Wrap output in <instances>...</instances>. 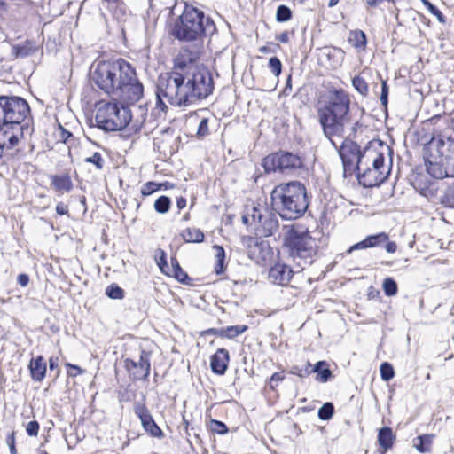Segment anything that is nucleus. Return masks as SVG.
<instances>
[{"label": "nucleus", "instance_id": "13", "mask_svg": "<svg viewBox=\"0 0 454 454\" xmlns=\"http://www.w3.org/2000/svg\"><path fill=\"white\" fill-rule=\"evenodd\" d=\"M23 125L0 122V158L4 149H12L16 146L23 137Z\"/></svg>", "mask_w": 454, "mask_h": 454}, {"label": "nucleus", "instance_id": "17", "mask_svg": "<svg viewBox=\"0 0 454 454\" xmlns=\"http://www.w3.org/2000/svg\"><path fill=\"white\" fill-rule=\"evenodd\" d=\"M230 361V356L228 350L225 348H219L211 356L210 367L214 373L223 375L225 373L228 364Z\"/></svg>", "mask_w": 454, "mask_h": 454}, {"label": "nucleus", "instance_id": "40", "mask_svg": "<svg viewBox=\"0 0 454 454\" xmlns=\"http://www.w3.org/2000/svg\"><path fill=\"white\" fill-rule=\"evenodd\" d=\"M333 414V406L331 403H325L318 411V417L326 420L329 419Z\"/></svg>", "mask_w": 454, "mask_h": 454}, {"label": "nucleus", "instance_id": "46", "mask_svg": "<svg viewBox=\"0 0 454 454\" xmlns=\"http://www.w3.org/2000/svg\"><path fill=\"white\" fill-rule=\"evenodd\" d=\"M26 431L30 436H36L39 431V424L35 420L29 421L27 425Z\"/></svg>", "mask_w": 454, "mask_h": 454}, {"label": "nucleus", "instance_id": "38", "mask_svg": "<svg viewBox=\"0 0 454 454\" xmlns=\"http://www.w3.org/2000/svg\"><path fill=\"white\" fill-rule=\"evenodd\" d=\"M311 366L312 365L309 362H307L304 369L300 368L299 366H293L290 370V373L303 378L312 373Z\"/></svg>", "mask_w": 454, "mask_h": 454}, {"label": "nucleus", "instance_id": "12", "mask_svg": "<svg viewBox=\"0 0 454 454\" xmlns=\"http://www.w3.org/2000/svg\"><path fill=\"white\" fill-rule=\"evenodd\" d=\"M302 166L303 161L300 156L283 151L270 154L262 160V167L268 173L291 171Z\"/></svg>", "mask_w": 454, "mask_h": 454}, {"label": "nucleus", "instance_id": "3", "mask_svg": "<svg viewBox=\"0 0 454 454\" xmlns=\"http://www.w3.org/2000/svg\"><path fill=\"white\" fill-rule=\"evenodd\" d=\"M91 79L101 90L129 104L137 102L144 93L135 69L122 59L98 62Z\"/></svg>", "mask_w": 454, "mask_h": 454}, {"label": "nucleus", "instance_id": "6", "mask_svg": "<svg viewBox=\"0 0 454 454\" xmlns=\"http://www.w3.org/2000/svg\"><path fill=\"white\" fill-rule=\"evenodd\" d=\"M383 145L375 146L372 143L364 148V161L356 168L359 183L365 187H373L383 183L389 175L390 168L385 165Z\"/></svg>", "mask_w": 454, "mask_h": 454}, {"label": "nucleus", "instance_id": "22", "mask_svg": "<svg viewBox=\"0 0 454 454\" xmlns=\"http://www.w3.org/2000/svg\"><path fill=\"white\" fill-rule=\"evenodd\" d=\"M51 184L56 191L68 192L73 188V183L69 176H52Z\"/></svg>", "mask_w": 454, "mask_h": 454}, {"label": "nucleus", "instance_id": "59", "mask_svg": "<svg viewBox=\"0 0 454 454\" xmlns=\"http://www.w3.org/2000/svg\"><path fill=\"white\" fill-rule=\"evenodd\" d=\"M339 0H329L328 6L333 7L338 4Z\"/></svg>", "mask_w": 454, "mask_h": 454}, {"label": "nucleus", "instance_id": "11", "mask_svg": "<svg viewBox=\"0 0 454 454\" xmlns=\"http://www.w3.org/2000/svg\"><path fill=\"white\" fill-rule=\"evenodd\" d=\"M29 113V106L22 98L0 96V121L23 125Z\"/></svg>", "mask_w": 454, "mask_h": 454}, {"label": "nucleus", "instance_id": "23", "mask_svg": "<svg viewBox=\"0 0 454 454\" xmlns=\"http://www.w3.org/2000/svg\"><path fill=\"white\" fill-rule=\"evenodd\" d=\"M181 236L185 242L200 243L204 240V233L198 228H187Z\"/></svg>", "mask_w": 454, "mask_h": 454}, {"label": "nucleus", "instance_id": "16", "mask_svg": "<svg viewBox=\"0 0 454 454\" xmlns=\"http://www.w3.org/2000/svg\"><path fill=\"white\" fill-rule=\"evenodd\" d=\"M294 270L290 266L282 263H275L270 270L268 278L269 280L278 286H287L293 277Z\"/></svg>", "mask_w": 454, "mask_h": 454}, {"label": "nucleus", "instance_id": "54", "mask_svg": "<svg viewBox=\"0 0 454 454\" xmlns=\"http://www.w3.org/2000/svg\"><path fill=\"white\" fill-rule=\"evenodd\" d=\"M222 331H223V328H220V329L211 328V329L207 330V333L220 336V337H223V334L221 333Z\"/></svg>", "mask_w": 454, "mask_h": 454}, {"label": "nucleus", "instance_id": "56", "mask_svg": "<svg viewBox=\"0 0 454 454\" xmlns=\"http://www.w3.org/2000/svg\"><path fill=\"white\" fill-rule=\"evenodd\" d=\"M6 442H7V444L9 445V447L14 445V442H15L14 433H12L11 434H9L7 436Z\"/></svg>", "mask_w": 454, "mask_h": 454}, {"label": "nucleus", "instance_id": "24", "mask_svg": "<svg viewBox=\"0 0 454 454\" xmlns=\"http://www.w3.org/2000/svg\"><path fill=\"white\" fill-rule=\"evenodd\" d=\"M348 42L358 51L364 50L366 45L365 34L361 30L351 31L348 35Z\"/></svg>", "mask_w": 454, "mask_h": 454}, {"label": "nucleus", "instance_id": "44", "mask_svg": "<svg viewBox=\"0 0 454 454\" xmlns=\"http://www.w3.org/2000/svg\"><path fill=\"white\" fill-rule=\"evenodd\" d=\"M58 137L59 139L65 143V144H68L71 142V140L73 139V134L68 131V130H66L60 124L59 125V129H58Z\"/></svg>", "mask_w": 454, "mask_h": 454}, {"label": "nucleus", "instance_id": "58", "mask_svg": "<svg viewBox=\"0 0 454 454\" xmlns=\"http://www.w3.org/2000/svg\"><path fill=\"white\" fill-rule=\"evenodd\" d=\"M49 367L51 370H53L57 367L56 360L52 357L50 358V360H49Z\"/></svg>", "mask_w": 454, "mask_h": 454}, {"label": "nucleus", "instance_id": "30", "mask_svg": "<svg viewBox=\"0 0 454 454\" xmlns=\"http://www.w3.org/2000/svg\"><path fill=\"white\" fill-rule=\"evenodd\" d=\"M171 200L167 196H160L154 202V209L160 214H165L168 211Z\"/></svg>", "mask_w": 454, "mask_h": 454}, {"label": "nucleus", "instance_id": "42", "mask_svg": "<svg viewBox=\"0 0 454 454\" xmlns=\"http://www.w3.org/2000/svg\"><path fill=\"white\" fill-rule=\"evenodd\" d=\"M269 68L274 75L278 76L281 74L282 64L277 57H271L269 59Z\"/></svg>", "mask_w": 454, "mask_h": 454}, {"label": "nucleus", "instance_id": "64", "mask_svg": "<svg viewBox=\"0 0 454 454\" xmlns=\"http://www.w3.org/2000/svg\"><path fill=\"white\" fill-rule=\"evenodd\" d=\"M40 454H48V453H46V452H41Z\"/></svg>", "mask_w": 454, "mask_h": 454}, {"label": "nucleus", "instance_id": "27", "mask_svg": "<svg viewBox=\"0 0 454 454\" xmlns=\"http://www.w3.org/2000/svg\"><path fill=\"white\" fill-rule=\"evenodd\" d=\"M14 51L17 57L25 58L34 54L36 51V47L32 43L27 42L15 46Z\"/></svg>", "mask_w": 454, "mask_h": 454}, {"label": "nucleus", "instance_id": "36", "mask_svg": "<svg viewBox=\"0 0 454 454\" xmlns=\"http://www.w3.org/2000/svg\"><path fill=\"white\" fill-rule=\"evenodd\" d=\"M352 84L360 94L365 95L368 92V85L364 78L360 76L354 77Z\"/></svg>", "mask_w": 454, "mask_h": 454}, {"label": "nucleus", "instance_id": "53", "mask_svg": "<svg viewBox=\"0 0 454 454\" xmlns=\"http://www.w3.org/2000/svg\"><path fill=\"white\" fill-rule=\"evenodd\" d=\"M278 39L279 40V42L283 43H286L288 42L289 40V36H288V34L287 32H283L281 33L278 36Z\"/></svg>", "mask_w": 454, "mask_h": 454}, {"label": "nucleus", "instance_id": "63", "mask_svg": "<svg viewBox=\"0 0 454 454\" xmlns=\"http://www.w3.org/2000/svg\"><path fill=\"white\" fill-rule=\"evenodd\" d=\"M368 162H369V167L373 168V161H368Z\"/></svg>", "mask_w": 454, "mask_h": 454}, {"label": "nucleus", "instance_id": "48", "mask_svg": "<svg viewBox=\"0 0 454 454\" xmlns=\"http://www.w3.org/2000/svg\"><path fill=\"white\" fill-rule=\"evenodd\" d=\"M284 375L282 372H275L272 374V376L270 377V386L271 388H274L275 386L282 381L284 380Z\"/></svg>", "mask_w": 454, "mask_h": 454}, {"label": "nucleus", "instance_id": "19", "mask_svg": "<svg viewBox=\"0 0 454 454\" xmlns=\"http://www.w3.org/2000/svg\"><path fill=\"white\" fill-rule=\"evenodd\" d=\"M395 434L392 429L388 427H382L378 433V442L380 444L381 454H385L389 450L394 442Z\"/></svg>", "mask_w": 454, "mask_h": 454}, {"label": "nucleus", "instance_id": "2", "mask_svg": "<svg viewBox=\"0 0 454 454\" xmlns=\"http://www.w3.org/2000/svg\"><path fill=\"white\" fill-rule=\"evenodd\" d=\"M214 82L211 73L205 67H195L185 74L177 72L160 74L156 91V108L165 112L167 105L187 107L196 105L212 94Z\"/></svg>", "mask_w": 454, "mask_h": 454}, {"label": "nucleus", "instance_id": "32", "mask_svg": "<svg viewBox=\"0 0 454 454\" xmlns=\"http://www.w3.org/2000/svg\"><path fill=\"white\" fill-rule=\"evenodd\" d=\"M380 371L381 379L385 381L390 380L395 376L394 368L387 362H385L380 365Z\"/></svg>", "mask_w": 454, "mask_h": 454}, {"label": "nucleus", "instance_id": "35", "mask_svg": "<svg viewBox=\"0 0 454 454\" xmlns=\"http://www.w3.org/2000/svg\"><path fill=\"white\" fill-rule=\"evenodd\" d=\"M442 203L447 207H454V184L446 189L442 198Z\"/></svg>", "mask_w": 454, "mask_h": 454}, {"label": "nucleus", "instance_id": "9", "mask_svg": "<svg viewBox=\"0 0 454 454\" xmlns=\"http://www.w3.org/2000/svg\"><path fill=\"white\" fill-rule=\"evenodd\" d=\"M131 121L130 110L119 106L116 102L99 103L98 105L95 121L97 126L106 131L121 130Z\"/></svg>", "mask_w": 454, "mask_h": 454}, {"label": "nucleus", "instance_id": "21", "mask_svg": "<svg viewBox=\"0 0 454 454\" xmlns=\"http://www.w3.org/2000/svg\"><path fill=\"white\" fill-rule=\"evenodd\" d=\"M311 371L312 373H317L316 380L321 383L327 382L332 377V372L325 361L317 362L313 367L311 366Z\"/></svg>", "mask_w": 454, "mask_h": 454}, {"label": "nucleus", "instance_id": "51", "mask_svg": "<svg viewBox=\"0 0 454 454\" xmlns=\"http://www.w3.org/2000/svg\"><path fill=\"white\" fill-rule=\"evenodd\" d=\"M56 212L59 215H65L68 213V207L66 204L59 202L57 204Z\"/></svg>", "mask_w": 454, "mask_h": 454}, {"label": "nucleus", "instance_id": "39", "mask_svg": "<svg viewBox=\"0 0 454 454\" xmlns=\"http://www.w3.org/2000/svg\"><path fill=\"white\" fill-rule=\"evenodd\" d=\"M423 4L425 6H427V10L430 12L431 14L434 15L438 21L441 23H445V17L443 14L439 11V9L434 6L433 4H431L428 0H423Z\"/></svg>", "mask_w": 454, "mask_h": 454}, {"label": "nucleus", "instance_id": "8", "mask_svg": "<svg viewBox=\"0 0 454 454\" xmlns=\"http://www.w3.org/2000/svg\"><path fill=\"white\" fill-rule=\"evenodd\" d=\"M273 208L265 204L247 205L242 215V223L252 228L256 235L270 237L274 235L279 228L278 219Z\"/></svg>", "mask_w": 454, "mask_h": 454}, {"label": "nucleus", "instance_id": "49", "mask_svg": "<svg viewBox=\"0 0 454 454\" xmlns=\"http://www.w3.org/2000/svg\"><path fill=\"white\" fill-rule=\"evenodd\" d=\"M387 94H388V88L386 82H382V90H381V95H380V101L382 105H387Z\"/></svg>", "mask_w": 454, "mask_h": 454}, {"label": "nucleus", "instance_id": "10", "mask_svg": "<svg viewBox=\"0 0 454 454\" xmlns=\"http://www.w3.org/2000/svg\"><path fill=\"white\" fill-rule=\"evenodd\" d=\"M446 138L434 137L428 144L429 156L427 160V169L430 176L437 179H442L450 176L449 169L450 162V153H441L440 144L445 143Z\"/></svg>", "mask_w": 454, "mask_h": 454}, {"label": "nucleus", "instance_id": "45", "mask_svg": "<svg viewBox=\"0 0 454 454\" xmlns=\"http://www.w3.org/2000/svg\"><path fill=\"white\" fill-rule=\"evenodd\" d=\"M209 134L208 128V120L207 118H203L200 123L197 129V136L200 137H204Z\"/></svg>", "mask_w": 454, "mask_h": 454}, {"label": "nucleus", "instance_id": "57", "mask_svg": "<svg viewBox=\"0 0 454 454\" xmlns=\"http://www.w3.org/2000/svg\"><path fill=\"white\" fill-rule=\"evenodd\" d=\"M67 366H69L70 368H72V369H74V371L77 372L73 376H76L77 374H82L83 372V371L79 366H77V365H73V364H68Z\"/></svg>", "mask_w": 454, "mask_h": 454}, {"label": "nucleus", "instance_id": "41", "mask_svg": "<svg viewBox=\"0 0 454 454\" xmlns=\"http://www.w3.org/2000/svg\"><path fill=\"white\" fill-rule=\"evenodd\" d=\"M106 294L112 299H121L124 291L118 286L111 285L106 288Z\"/></svg>", "mask_w": 454, "mask_h": 454}, {"label": "nucleus", "instance_id": "61", "mask_svg": "<svg viewBox=\"0 0 454 454\" xmlns=\"http://www.w3.org/2000/svg\"><path fill=\"white\" fill-rule=\"evenodd\" d=\"M9 448H10L11 454H17V451H16V449H15V445L11 446Z\"/></svg>", "mask_w": 454, "mask_h": 454}, {"label": "nucleus", "instance_id": "34", "mask_svg": "<svg viewBox=\"0 0 454 454\" xmlns=\"http://www.w3.org/2000/svg\"><path fill=\"white\" fill-rule=\"evenodd\" d=\"M383 290L387 296H394L397 293V285L395 281L387 278L383 282Z\"/></svg>", "mask_w": 454, "mask_h": 454}, {"label": "nucleus", "instance_id": "33", "mask_svg": "<svg viewBox=\"0 0 454 454\" xmlns=\"http://www.w3.org/2000/svg\"><path fill=\"white\" fill-rule=\"evenodd\" d=\"M292 17V12L291 10L286 6V5H280L277 9L276 13V20L278 22H285L291 19Z\"/></svg>", "mask_w": 454, "mask_h": 454}, {"label": "nucleus", "instance_id": "20", "mask_svg": "<svg viewBox=\"0 0 454 454\" xmlns=\"http://www.w3.org/2000/svg\"><path fill=\"white\" fill-rule=\"evenodd\" d=\"M31 377L35 381H42L46 372V363L43 356L32 359L29 364Z\"/></svg>", "mask_w": 454, "mask_h": 454}, {"label": "nucleus", "instance_id": "1", "mask_svg": "<svg viewBox=\"0 0 454 454\" xmlns=\"http://www.w3.org/2000/svg\"><path fill=\"white\" fill-rule=\"evenodd\" d=\"M348 94L343 90L329 91L325 105L318 110L319 122L325 136L338 149L342 160L344 170L356 169L364 160V150L361 151L354 141L345 138L349 121Z\"/></svg>", "mask_w": 454, "mask_h": 454}, {"label": "nucleus", "instance_id": "43", "mask_svg": "<svg viewBox=\"0 0 454 454\" xmlns=\"http://www.w3.org/2000/svg\"><path fill=\"white\" fill-rule=\"evenodd\" d=\"M210 427L213 432L219 434H224L228 432L226 425L215 419L211 420Z\"/></svg>", "mask_w": 454, "mask_h": 454}, {"label": "nucleus", "instance_id": "28", "mask_svg": "<svg viewBox=\"0 0 454 454\" xmlns=\"http://www.w3.org/2000/svg\"><path fill=\"white\" fill-rule=\"evenodd\" d=\"M213 249L215 250L216 259L215 272L221 274L224 269L225 252L223 247L218 245H215Z\"/></svg>", "mask_w": 454, "mask_h": 454}, {"label": "nucleus", "instance_id": "4", "mask_svg": "<svg viewBox=\"0 0 454 454\" xmlns=\"http://www.w3.org/2000/svg\"><path fill=\"white\" fill-rule=\"evenodd\" d=\"M270 200L273 210L286 220L301 217L309 207L306 188L297 181L277 185L270 193Z\"/></svg>", "mask_w": 454, "mask_h": 454}, {"label": "nucleus", "instance_id": "18", "mask_svg": "<svg viewBox=\"0 0 454 454\" xmlns=\"http://www.w3.org/2000/svg\"><path fill=\"white\" fill-rule=\"evenodd\" d=\"M388 240V235L386 232H380L375 235L366 237L364 240L351 246L347 254H351L355 250L366 249L375 247Z\"/></svg>", "mask_w": 454, "mask_h": 454}, {"label": "nucleus", "instance_id": "14", "mask_svg": "<svg viewBox=\"0 0 454 454\" xmlns=\"http://www.w3.org/2000/svg\"><path fill=\"white\" fill-rule=\"evenodd\" d=\"M135 414L139 418L144 430L152 437L161 439L164 437L162 430L155 423L152 414L144 403H137L134 405Z\"/></svg>", "mask_w": 454, "mask_h": 454}, {"label": "nucleus", "instance_id": "62", "mask_svg": "<svg viewBox=\"0 0 454 454\" xmlns=\"http://www.w3.org/2000/svg\"><path fill=\"white\" fill-rule=\"evenodd\" d=\"M260 51H261V52H263V53H266V52H268V50H267V48H266L265 46H263V47H262V48L260 49Z\"/></svg>", "mask_w": 454, "mask_h": 454}, {"label": "nucleus", "instance_id": "25", "mask_svg": "<svg viewBox=\"0 0 454 454\" xmlns=\"http://www.w3.org/2000/svg\"><path fill=\"white\" fill-rule=\"evenodd\" d=\"M434 434H424L416 438L418 443H414V447L420 453H427L430 451V446L434 440Z\"/></svg>", "mask_w": 454, "mask_h": 454}, {"label": "nucleus", "instance_id": "50", "mask_svg": "<svg viewBox=\"0 0 454 454\" xmlns=\"http://www.w3.org/2000/svg\"><path fill=\"white\" fill-rule=\"evenodd\" d=\"M17 282L22 287L27 286L28 285V283H29V277H28V275H27L25 273L20 274L18 276V278H17Z\"/></svg>", "mask_w": 454, "mask_h": 454}, {"label": "nucleus", "instance_id": "15", "mask_svg": "<svg viewBox=\"0 0 454 454\" xmlns=\"http://www.w3.org/2000/svg\"><path fill=\"white\" fill-rule=\"evenodd\" d=\"M125 365L133 373L135 378H146L150 373V353L143 350L137 362L132 359H126Z\"/></svg>", "mask_w": 454, "mask_h": 454}, {"label": "nucleus", "instance_id": "47", "mask_svg": "<svg viewBox=\"0 0 454 454\" xmlns=\"http://www.w3.org/2000/svg\"><path fill=\"white\" fill-rule=\"evenodd\" d=\"M158 189V184L156 183H153V182H148L146 183L142 190H141V193L144 195V196H147V195H150L152 194L153 192H155L156 190Z\"/></svg>", "mask_w": 454, "mask_h": 454}, {"label": "nucleus", "instance_id": "29", "mask_svg": "<svg viewBox=\"0 0 454 454\" xmlns=\"http://www.w3.org/2000/svg\"><path fill=\"white\" fill-rule=\"evenodd\" d=\"M247 330V325H232V326H227L223 328V331L221 332V333L223 334V337L228 339H233L236 336L245 333Z\"/></svg>", "mask_w": 454, "mask_h": 454}, {"label": "nucleus", "instance_id": "31", "mask_svg": "<svg viewBox=\"0 0 454 454\" xmlns=\"http://www.w3.org/2000/svg\"><path fill=\"white\" fill-rule=\"evenodd\" d=\"M172 274L179 281L184 282L187 278V274L182 270L178 262L176 259L171 260Z\"/></svg>", "mask_w": 454, "mask_h": 454}, {"label": "nucleus", "instance_id": "37", "mask_svg": "<svg viewBox=\"0 0 454 454\" xmlns=\"http://www.w3.org/2000/svg\"><path fill=\"white\" fill-rule=\"evenodd\" d=\"M86 163L93 164L97 169L100 170L104 166V160L99 153H94L91 156L84 159Z\"/></svg>", "mask_w": 454, "mask_h": 454}, {"label": "nucleus", "instance_id": "5", "mask_svg": "<svg viewBox=\"0 0 454 454\" xmlns=\"http://www.w3.org/2000/svg\"><path fill=\"white\" fill-rule=\"evenodd\" d=\"M283 241L289 256L301 270L310 265L317 254L319 240L302 226H283Z\"/></svg>", "mask_w": 454, "mask_h": 454}, {"label": "nucleus", "instance_id": "52", "mask_svg": "<svg viewBox=\"0 0 454 454\" xmlns=\"http://www.w3.org/2000/svg\"><path fill=\"white\" fill-rule=\"evenodd\" d=\"M397 246L395 242L389 241L386 245V250L388 253H395L396 251Z\"/></svg>", "mask_w": 454, "mask_h": 454}, {"label": "nucleus", "instance_id": "60", "mask_svg": "<svg viewBox=\"0 0 454 454\" xmlns=\"http://www.w3.org/2000/svg\"><path fill=\"white\" fill-rule=\"evenodd\" d=\"M103 2H106V3H113V4H118L120 3L121 0H102Z\"/></svg>", "mask_w": 454, "mask_h": 454}, {"label": "nucleus", "instance_id": "55", "mask_svg": "<svg viewBox=\"0 0 454 454\" xmlns=\"http://www.w3.org/2000/svg\"><path fill=\"white\" fill-rule=\"evenodd\" d=\"M176 206L179 209H183L186 206V200L183 197L178 198L176 200Z\"/></svg>", "mask_w": 454, "mask_h": 454}, {"label": "nucleus", "instance_id": "7", "mask_svg": "<svg viewBox=\"0 0 454 454\" xmlns=\"http://www.w3.org/2000/svg\"><path fill=\"white\" fill-rule=\"evenodd\" d=\"M213 27L210 19L192 5L185 4L182 15L173 28V35L183 41H196Z\"/></svg>", "mask_w": 454, "mask_h": 454}, {"label": "nucleus", "instance_id": "26", "mask_svg": "<svg viewBox=\"0 0 454 454\" xmlns=\"http://www.w3.org/2000/svg\"><path fill=\"white\" fill-rule=\"evenodd\" d=\"M440 146H441L440 150H441L442 153H450V162L449 169L450 172V176H454V140L450 137H446L445 143H441Z\"/></svg>", "mask_w": 454, "mask_h": 454}]
</instances>
